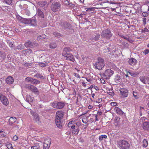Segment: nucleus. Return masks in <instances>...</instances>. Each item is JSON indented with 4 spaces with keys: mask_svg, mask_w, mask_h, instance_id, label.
Returning <instances> with one entry per match:
<instances>
[{
    "mask_svg": "<svg viewBox=\"0 0 149 149\" xmlns=\"http://www.w3.org/2000/svg\"><path fill=\"white\" fill-rule=\"evenodd\" d=\"M117 146L120 149H129L130 144L127 141L122 140L117 141Z\"/></svg>",
    "mask_w": 149,
    "mask_h": 149,
    "instance_id": "nucleus-1",
    "label": "nucleus"
},
{
    "mask_svg": "<svg viewBox=\"0 0 149 149\" xmlns=\"http://www.w3.org/2000/svg\"><path fill=\"white\" fill-rule=\"evenodd\" d=\"M95 68L99 70H101L104 66L105 63L104 59L101 57L97 58L96 62L93 64Z\"/></svg>",
    "mask_w": 149,
    "mask_h": 149,
    "instance_id": "nucleus-2",
    "label": "nucleus"
},
{
    "mask_svg": "<svg viewBox=\"0 0 149 149\" xmlns=\"http://www.w3.org/2000/svg\"><path fill=\"white\" fill-rule=\"evenodd\" d=\"M101 36L107 39H109L112 36V34L110 29H107L103 31L101 33Z\"/></svg>",
    "mask_w": 149,
    "mask_h": 149,
    "instance_id": "nucleus-3",
    "label": "nucleus"
},
{
    "mask_svg": "<svg viewBox=\"0 0 149 149\" xmlns=\"http://www.w3.org/2000/svg\"><path fill=\"white\" fill-rule=\"evenodd\" d=\"M65 103L62 101L55 102L52 103V106L54 108L57 109H62L65 106Z\"/></svg>",
    "mask_w": 149,
    "mask_h": 149,
    "instance_id": "nucleus-4",
    "label": "nucleus"
},
{
    "mask_svg": "<svg viewBox=\"0 0 149 149\" xmlns=\"http://www.w3.org/2000/svg\"><path fill=\"white\" fill-rule=\"evenodd\" d=\"M30 110V113L33 116V120L34 122L39 124L40 123V119L39 117V115L36 112L33 111L31 109Z\"/></svg>",
    "mask_w": 149,
    "mask_h": 149,
    "instance_id": "nucleus-5",
    "label": "nucleus"
},
{
    "mask_svg": "<svg viewBox=\"0 0 149 149\" xmlns=\"http://www.w3.org/2000/svg\"><path fill=\"white\" fill-rule=\"evenodd\" d=\"M114 73V72L113 70L110 69H107L103 74V76L105 79H108Z\"/></svg>",
    "mask_w": 149,
    "mask_h": 149,
    "instance_id": "nucleus-6",
    "label": "nucleus"
},
{
    "mask_svg": "<svg viewBox=\"0 0 149 149\" xmlns=\"http://www.w3.org/2000/svg\"><path fill=\"white\" fill-rule=\"evenodd\" d=\"M61 6V5L59 2H56L51 4L50 8L53 12H56L60 9Z\"/></svg>",
    "mask_w": 149,
    "mask_h": 149,
    "instance_id": "nucleus-7",
    "label": "nucleus"
},
{
    "mask_svg": "<svg viewBox=\"0 0 149 149\" xmlns=\"http://www.w3.org/2000/svg\"><path fill=\"white\" fill-rule=\"evenodd\" d=\"M51 143L50 138H48L45 139L44 141L43 144L44 149H49Z\"/></svg>",
    "mask_w": 149,
    "mask_h": 149,
    "instance_id": "nucleus-8",
    "label": "nucleus"
},
{
    "mask_svg": "<svg viewBox=\"0 0 149 149\" xmlns=\"http://www.w3.org/2000/svg\"><path fill=\"white\" fill-rule=\"evenodd\" d=\"M121 96L123 97H127L128 95V90L125 88H120L119 89Z\"/></svg>",
    "mask_w": 149,
    "mask_h": 149,
    "instance_id": "nucleus-9",
    "label": "nucleus"
},
{
    "mask_svg": "<svg viewBox=\"0 0 149 149\" xmlns=\"http://www.w3.org/2000/svg\"><path fill=\"white\" fill-rule=\"evenodd\" d=\"M25 80L33 84H38L40 83V81H39L36 79H34L30 77H27L25 78Z\"/></svg>",
    "mask_w": 149,
    "mask_h": 149,
    "instance_id": "nucleus-10",
    "label": "nucleus"
},
{
    "mask_svg": "<svg viewBox=\"0 0 149 149\" xmlns=\"http://www.w3.org/2000/svg\"><path fill=\"white\" fill-rule=\"evenodd\" d=\"M0 100L2 103L5 105L8 104L9 102L7 98L3 95H0Z\"/></svg>",
    "mask_w": 149,
    "mask_h": 149,
    "instance_id": "nucleus-11",
    "label": "nucleus"
},
{
    "mask_svg": "<svg viewBox=\"0 0 149 149\" xmlns=\"http://www.w3.org/2000/svg\"><path fill=\"white\" fill-rule=\"evenodd\" d=\"M25 45L26 47H34L37 46L38 44L34 42H31L30 40H28L25 43Z\"/></svg>",
    "mask_w": 149,
    "mask_h": 149,
    "instance_id": "nucleus-12",
    "label": "nucleus"
},
{
    "mask_svg": "<svg viewBox=\"0 0 149 149\" xmlns=\"http://www.w3.org/2000/svg\"><path fill=\"white\" fill-rule=\"evenodd\" d=\"M71 51V49L69 47H66L65 48L62 53V56L65 57H66L68 54L70 53L69 52Z\"/></svg>",
    "mask_w": 149,
    "mask_h": 149,
    "instance_id": "nucleus-13",
    "label": "nucleus"
},
{
    "mask_svg": "<svg viewBox=\"0 0 149 149\" xmlns=\"http://www.w3.org/2000/svg\"><path fill=\"white\" fill-rule=\"evenodd\" d=\"M64 113L62 111H58L56 112V118L62 119Z\"/></svg>",
    "mask_w": 149,
    "mask_h": 149,
    "instance_id": "nucleus-14",
    "label": "nucleus"
},
{
    "mask_svg": "<svg viewBox=\"0 0 149 149\" xmlns=\"http://www.w3.org/2000/svg\"><path fill=\"white\" fill-rule=\"evenodd\" d=\"M142 127L144 130L149 131V121L143 123L142 124Z\"/></svg>",
    "mask_w": 149,
    "mask_h": 149,
    "instance_id": "nucleus-15",
    "label": "nucleus"
},
{
    "mask_svg": "<svg viewBox=\"0 0 149 149\" xmlns=\"http://www.w3.org/2000/svg\"><path fill=\"white\" fill-rule=\"evenodd\" d=\"M128 62L130 65L133 66L137 63V61L134 58H131L129 60Z\"/></svg>",
    "mask_w": 149,
    "mask_h": 149,
    "instance_id": "nucleus-16",
    "label": "nucleus"
},
{
    "mask_svg": "<svg viewBox=\"0 0 149 149\" xmlns=\"http://www.w3.org/2000/svg\"><path fill=\"white\" fill-rule=\"evenodd\" d=\"M65 58H66V59L67 60H69L72 62H74L75 61V58L74 56L70 53L68 54Z\"/></svg>",
    "mask_w": 149,
    "mask_h": 149,
    "instance_id": "nucleus-17",
    "label": "nucleus"
},
{
    "mask_svg": "<svg viewBox=\"0 0 149 149\" xmlns=\"http://www.w3.org/2000/svg\"><path fill=\"white\" fill-rule=\"evenodd\" d=\"M100 37L99 34L95 33L91 38V40L93 41H95L98 40Z\"/></svg>",
    "mask_w": 149,
    "mask_h": 149,
    "instance_id": "nucleus-18",
    "label": "nucleus"
},
{
    "mask_svg": "<svg viewBox=\"0 0 149 149\" xmlns=\"http://www.w3.org/2000/svg\"><path fill=\"white\" fill-rule=\"evenodd\" d=\"M6 81L7 84H11L13 82L14 79L11 76H9L6 78Z\"/></svg>",
    "mask_w": 149,
    "mask_h": 149,
    "instance_id": "nucleus-19",
    "label": "nucleus"
},
{
    "mask_svg": "<svg viewBox=\"0 0 149 149\" xmlns=\"http://www.w3.org/2000/svg\"><path fill=\"white\" fill-rule=\"evenodd\" d=\"M114 110L119 115H122L123 114V112L122 110L118 107H115L114 108Z\"/></svg>",
    "mask_w": 149,
    "mask_h": 149,
    "instance_id": "nucleus-20",
    "label": "nucleus"
},
{
    "mask_svg": "<svg viewBox=\"0 0 149 149\" xmlns=\"http://www.w3.org/2000/svg\"><path fill=\"white\" fill-rule=\"evenodd\" d=\"M28 88L33 92L36 93L38 92V90L33 85H30L28 87Z\"/></svg>",
    "mask_w": 149,
    "mask_h": 149,
    "instance_id": "nucleus-21",
    "label": "nucleus"
},
{
    "mask_svg": "<svg viewBox=\"0 0 149 149\" xmlns=\"http://www.w3.org/2000/svg\"><path fill=\"white\" fill-rule=\"evenodd\" d=\"M120 123V118L119 117H116L114 119L113 124L116 126H117Z\"/></svg>",
    "mask_w": 149,
    "mask_h": 149,
    "instance_id": "nucleus-22",
    "label": "nucleus"
},
{
    "mask_svg": "<svg viewBox=\"0 0 149 149\" xmlns=\"http://www.w3.org/2000/svg\"><path fill=\"white\" fill-rule=\"evenodd\" d=\"M61 119L57 118L55 119V121L57 127L59 128H61L62 127V123L61 121Z\"/></svg>",
    "mask_w": 149,
    "mask_h": 149,
    "instance_id": "nucleus-23",
    "label": "nucleus"
},
{
    "mask_svg": "<svg viewBox=\"0 0 149 149\" xmlns=\"http://www.w3.org/2000/svg\"><path fill=\"white\" fill-rule=\"evenodd\" d=\"M7 134V133L4 131V130L2 129L0 130V137L1 138L6 137Z\"/></svg>",
    "mask_w": 149,
    "mask_h": 149,
    "instance_id": "nucleus-24",
    "label": "nucleus"
},
{
    "mask_svg": "<svg viewBox=\"0 0 149 149\" xmlns=\"http://www.w3.org/2000/svg\"><path fill=\"white\" fill-rule=\"evenodd\" d=\"M68 126L69 127H71L72 129H74L75 128V126L74 125V121L72 120L70 122L68 125Z\"/></svg>",
    "mask_w": 149,
    "mask_h": 149,
    "instance_id": "nucleus-25",
    "label": "nucleus"
},
{
    "mask_svg": "<svg viewBox=\"0 0 149 149\" xmlns=\"http://www.w3.org/2000/svg\"><path fill=\"white\" fill-rule=\"evenodd\" d=\"M20 21L21 22L26 24H30V19L22 18L20 19Z\"/></svg>",
    "mask_w": 149,
    "mask_h": 149,
    "instance_id": "nucleus-26",
    "label": "nucleus"
},
{
    "mask_svg": "<svg viewBox=\"0 0 149 149\" xmlns=\"http://www.w3.org/2000/svg\"><path fill=\"white\" fill-rule=\"evenodd\" d=\"M37 15L41 18H44V15L41 10L38 9L37 10Z\"/></svg>",
    "mask_w": 149,
    "mask_h": 149,
    "instance_id": "nucleus-27",
    "label": "nucleus"
},
{
    "mask_svg": "<svg viewBox=\"0 0 149 149\" xmlns=\"http://www.w3.org/2000/svg\"><path fill=\"white\" fill-rule=\"evenodd\" d=\"M46 1H40L38 2L37 4L40 7H43L45 6L47 4Z\"/></svg>",
    "mask_w": 149,
    "mask_h": 149,
    "instance_id": "nucleus-28",
    "label": "nucleus"
},
{
    "mask_svg": "<svg viewBox=\"0 0 149 149\" xmlns=\"http://www.w3.org/2000/svg\"><path fill=\"white\" fill-rule=\"evenodd\" d=\"M16 118L15 117H12L9 119V122L10 124H12L14 123L16 121Z\"/></svg>",
    "mask_w": 149,
    "mask_h": 149,
    "instance_id": "nucleus-29",
    "label": "nucleus"
},
{
    "mask_svg": "<svg viewBox=\"0 0 149 149\" xmlns=\"http://www.w3.org/2000/svg\"><path fill=\"white\" fill-rule=\"evenodd\" d=\"M133 95L136 99H138L141 96L140 93H138L137 92L134 91L133 92Z\"/></svg>",
    "mask_w": 149,
    "mask_h": 149,
    "instance_id": "nucleus-30",
    "label": "nucleus"
},
{
    "mask_svg": "<svg viewBox=\"0 0 149 149\" xmlns=\"http://www.w3.org/2000/svg\"><path fill=\"white\" fill-rule=\"evenodd\" d=\"M26 100L28 102H32L34 100V98L30 95H27L26 97Z\"/></svg>",
    "mask_w": 149,
    "mask_h": 149,
    "instance_id": "nucleus-31",
    "label": "nucleus"
},
{
    "mask_svg": "<svg viewBox=\"0 0 149 149\" xmlns=\"http://www.w3.org/2000/svg\"><path fill=\"white\" fill-rule=\"evenodd\" d=\"M46 37V35L45 34L40 35L37 37V40L38 41H41L45 38Z\"/></svg>",
    "mask_w": 149,
    "mask_h": 149,
    "instance_id": "nucleus-32",
    "label": "nucleus"
},
{
    "mask_svg": "<svg viewBox=\"0 0 149 149\" xmlns=\"http://www.w3.org/2000/svg\"><path fill=\"white\" fill-rule=\"evenodd\" d=\"M142 146L144 148H146L148 146V143L146 139H144L142 142Z\"/></svg>",
    "mask_w": 149,
    "mask_h": 149,
    "instance_id": "nucleus-33",
    "label": "nucleus"
},
{
    "mask_svg": "<svg viewBox=\"0 0 149 149\" xmlns=\"http://www.w3.org/2000/svg\"><path fill=\"white\" fill-rule=\"evenodd\" d=\"M30 24L32 26H35L36 24V20L35 19H30Z\"/></svg>",
    "mask_w": 149,
    "mask_h": 149,
    "instance_id": "nucleus-34",
    "label": "nucleus"
},
{
    "mask_svg": "<svg viewBox=\"0 0 149 149\" xmlns=\"http://www.w3.org/2000/svg\"><path fill=\"white\" fill-rule=\"evenodd\" d=\"M56 44L54 42H52L49 45V47L51 49H55L57 47Z\"/></svg>",
    "mask_w": 149,
    "mask_h": 149,
    "instance_id": "nucleus-35",
    "label": "nucleus"
},
{
    "mask_svg": "<svg viewBox=\"0 0 149 149\" xmlns=\"http://www.w3.org/2000/svg\"><path fill=\"white\" fill-rule=\"evenodd\" d=\"M140 80L143 83L145 84H147V81H146V80H147V79L146 78H145V77L144 76H141L140 77Z\"/></svg>",
    "mask_w": 149,
    "mask_h": 149,
    "instance_id": "nucleus-36",
    "label": "nucleus"
},
{
    "mask_svg": "<svg viewBox=\"0 0 149 149\" xmlns=\"http://www.w3.org/2000/svg\"><path fill=\"white\" fill-rule=\"evenodd\" d=\"M23 52L26 53V55L29 54L31 53L32 51L30 49H24L23 50Z\"/></svg>",
    "mask_w": 149,
    "mask_h": 149,
    "instance_id": "nucleus-37",
    "label": "nucleus"
},
{
    "mask_svg": "<svg viewBox=\"0 0 149 149\" xmlns=\"http://www.w3.org/2000/svg\"><path fill=\"white\" fill-rule=\"evenodd\" d=\"M74 130L72 131V133L73 134L77 135L78 134L79 131V128L74 129Z\"/></svg>",
    "mask_w": 149,
    "mask_h": 149,
    "instance_id": "nucleus-38",
    "label": "nucleus"
},
{
    "mask_svg": "<svg viewBox=\"0 0 149 149\" xmlns=\"http://www.w3.org/2000/svg\"><path fill=\"white\" fill-rule=\"evenodd\" d=\"M82 121L85 124L87 123H88V119L87 117L86 116L83 117L82 119Z\"/></svg>",
    "mask_w": 149,
    "mask_h": 149,
    "instance_id": "nucleus-39",
    "label": "nucleus"
},
{
    "mask_svg": "<svg viewBox=\"0 0 149 149\" xmlns=\"http://www.w3.org/2000/svg\"><path fill=\"white\" fill-rule=\"evenodd\" d=\"M107 136L106 135H102L100 136L99 138V139L100 141H102L103 138H107Z\"/></svg>",
    "mask_w": 149,
    "mask_h": 149,
    "instance_id": "nucleus-40",
    "label": "nucleus"
},
{
    "mask_svg": "<svg viewBox=\"0 0 149 149\" xmlns=\"http://www.w3.org/2000/svg\"><path fill=\"white\" fill-rule=\"evenodd\" d=\"M121 79L120 76L118 75H117L115 77V81H118L120 80Z\"/></svg>",
    "mask_w": 149,
    "mask_h": 149,
    "instance_id": "nucleus-41",
    "label": "nucleus"
},
{
    "mask_svg": "<svg viewBox=\"0 0 149 149\" xmlns=\"http://www.w3.org/2000/svg\"><path fill=\"white\" fill-rule=\"evenodd\" d=\"M141 32L142 33L148 32H149V30L147 28L145 27L144 28L142 29Z\"/></svg>",
    "mask_w": 149,
    "mask_h": 149,
    "instance_id": "nucleus-42",
    "label": "nucleus"
},
{
    "mask_svg": "<svg viewBox=\"0 0 149 149\" xmlns=\"http://www.w3.org/2000/svg\"><path fill=\"white\" fill-rule=\"evenodd\" d=\"M53 34L54 36L57 37H60L61 36V34L60 33L56 32H54Z\"/></svg>",
    "mask_w": 149,
    "mask_h": 149,
    "instance_id": "nucleus-43",
    "label": "nucleus"
},
{
    "mask_svg": "<svg viewBox=\"0 0 149 149\" xmlns=\"http://www.w3.org/2000/svg\"><path fill=\"white\" fill-rule=\"evenodd\" d=\"M127 73H129L131 76L134 77H135L137 75V74L136 73H132L129 71H127Z\"/></svg>",
    "mask_w": 149,
    "mask_h": 149,
    "instance_id": "nucleus-44",
    "label": "nucleus"
},
{
    "mask_svg": "<svg viewBox=\"0 0 149 149\" xmlns=\"http://www.w3.org/2000/svg\"><path fill=\"white\" fill-rule=\"evenodd\" d=\"M39 148V146L38 144L35 146H32L31 147V149H38Z\"/></svg>",
    "mask_w": 149,
    "mask_h": 149,
    "instance_id": "nucleus-45",
    "label": "nucleus"
},
{
    "mask_svg": "<svg viewBox=\"0 0 149 149\" xmlns=\"http://www.w3.org/2000/svg\"><path fill=\"white\" fill-rule=\"evenodd\" d=\"M12 0H4L5 3L8 4H10L11 3Z\"/></svg>",
    "mask_w": 149,
    "mask_h": 149,
    "instance_id": "nucleus-46",
    "label": "nucleus"
},
{
    "mask_svg": "<svg viewBox=\"0 0 149 149\" xmlns=\"http://www.w3.org/2000/svg\"><path fill=\"white\" fill-rule=\"evenodd\" d=\"M38 64L40 67H44L46 65V64L43 62H40Z\"/></svg>",
    "mask_w": 149,
    "mask_h": 149,
    "instance_id": "nucleus-47",
    "label": "nucleus"
},
{
    "mask_svg": "<svg viewBox=\"0 0 149 149\" xmlns=\"http://www.w3.org/2000/svg\"><path fill=\"white\" fill-rule=\"evenodd\" d=\"M146 19L145 17L143 18L142 19V22H143V24L144 25V26H145L146 24Z\"/></svg>",
    "mask_w": 149,
    "mask_h": 149,
    "instance_id": "nucleus-48",
    "label": "nucleus"
},
{
    "mask_svg": "<svg viewBox=\"0 0 149 149\" xmlns=\"http://www.w3.org/2000/svg\"><path fill=\"white\" fill-rule=\"evenodd\" d=\"M7 147L8 149H14L11 143L8 144Z\"/></svg>",
    "mask_w": 149,
    "mask_h": 149,
    "instance_id": "nucleus-49",
    "label": "nucleus"
},
{
    "mask_svg": "<svg viewBox=\"0 0 149 149\" xmlns=\"http://www.w3.org/2000/svg\"><path fill=\"white\" fill-rule=\"evenodd\" d=\"M120 36L122 38H123L124 39L127 40H128V38H129V37L128 36H124L123 35H121Z\"/></svg>",
    "mask_w": 149,
    "mask_h": 149,
    "instance_id": "nucleus-50",
    "label": "nucleus"
},
{
    "mask_svg": "<svg viewBox=\"0 0 149 149\" xmlns=\"http://www.w3.org/2000/svg\"><path fill=\"white\" fill-rule=\"evenodd\" d=\"M107 93L112 96H113L114 95V93L113 91H109L107 92Z\"/></svg>",
    "mask_w": 149,
    "mask_h": 149,
    "instance_id": "nucleus-51",
    "label": "nucleus"
},
{
    "mask_svg": "<svg viewBox=\"0 0 149 149\" xmlns=\"http://www.w3.org/2000/svg\"><path fill=\"white\" fill-rule=\"evenodd\" d=\"M143 52L145 55H146L149 53V50L148 49H146Z\"/></svg>",
    "mask_w": 149,
    "mask_h": 149,
    "instance_id": "nucleus-52",
    "label": "nucleus"
},
{
    "mask_svg": "<svg viewBox=\"0 0 149 149\" xmlns=\"http://www.w3.org/2000/svg\"><path fill=\"white\" fill-rule=\"evenodd\" d=\"M76 124L77 125V126L78 127L81 126V123L80 121H79L77 122L76 123Z\"/></svg>",
    "mask_w": 149,
    "mask_h": 149,
    "instance_id": "nucleus-53",
    "label": "nucleus"
},
{
    "mask_svg": "<svg viewBox=\"0 0 149 149\" xmlns=\"http://www.w3.org/2000/svg\"><path fill=\"white\" fill-rule=\"evenodd\" d=\"M127 41L130 43H133L134 40L132 38H129Z\"/></svg>",
    "mask_w": 149,
    "mask_h": 149,
    "instance_id": "nucleus-54",
    "label": "nucleus"
},
{
    "mask_svg": "<svg viewBox=\"0 0 149 149\" xmlns=\"http://www.w3.org/2000/svg\"><path fill=\"white\" fill-rule=\"evenodd\" d=\"M142 14V15L144 17H147L148 15V13L146 12H143Z\"/></svg>",
    "mask_w": 149,
    "mask_h": 149,
    "instance_id": "nucleus-55",
    "label": "nucleus"
},
{
    "mask_svg": "<svg viewBox=\"0 0 149 149\" xmlns=\"http://www.w3.org/2000/svg\"><path fill=\"white\" fill-rule=\"evenodd\" d=\"M18 139V137L17 135L14 136L13 138V141H16Z\"/></svg>",
    "mask_w": 149,
    "mask_h": 149,
    "instance_id": "nucleus-56",
    "label": "nucleus"
},
{
    "mask_svg": "<svg viewBox=\"0 0 149 149\" xmlns=\"http://www.w3.org/2000/svg\"><path fill=\"white\" fill-rule=\"evenodd\" d=\"M74 75L77 78L80 79L81 78L80 76L78 73H74Z\"/></svg>",
    "mask_w": 149,
    "mask_h": 149,
    "instance_id": "nucleus-57",
    "label": "nucleus"
},
{
    "mask_svg": "<svg viewBox=\"0 0 149 149\" xmlns=\"http://www.w3.org/2000/svg\"><path fill=\"white\" fill-rule=\"evenodd\" d=\"M102 101V98H100L99 99H98L96 101V102L97 103H100Z\"/></svg>",
    "mask_w": 149,
    "mask_h": 149,
    "instance_id": "nucleus-58",
    "label": "nucleus"
},
{
    "mask_svg": "<svg viewBox=\"0 0 149 149\" xmlns=\"http://www.w3.org/2000/svg\"><path fill=\"white\" fill-rule=\"evenodd\" d=\"M111 105L112 106H115L116 105L117 103L115 102H112L111 103Z\"/></svg>",
    "mask_w": 149,
    "mask_h": 149,
    "instance_id": "nucleus-59",
    "label": "nucleus"
},
{
    "mask_svg": "<svg viewBox=\"0 0 149 149\" xmlns=\"http://www.w3.org/2000/svg\"><path fill=\"white\" fill-rule=\"evenodd\" d=\"M95 8L94 7H91L90 8H89L87 9V10H86V11H87L88 10H94L95 9Z\"/></svg>",
    "mask_w": 149,
    "mask_h": 149,
    "instance_id": "nucleus-60",
    "label": "nucleus"
},
{
    "mask_svg": "<svg viewBox=\"0 0 149 149\" xmlns=\"http://www.w3.org/2000/svg\"><path fill=\"white\" fill-rule=\"evenodd\" d=\"M82 85L84 87H86V84L84 82H81Z\"/></svg>",
    "mask_w": 149,
    "mask_h": 149,
    "instance_id": "nucleus-61",
    "label": "nucleus"
},
{
    "mask_svg": "<svg viewBox=\"0 0 149 149\" xmlns=\"http://www.w3.org/2000/svg\"><path fill=\"white\" fill-rule=\"evenodd\" d=\"M94 88L95 89L96 91H98L99 90L98 87L96 86H94Z\"/></svg>",
    "mask_w": 149,
    "mask_h": 149,
    "instance_id": "nucleus-62",
    "label": "nucleus"
},
{
    "mask_svg": "<svg viewBox=\"0 0 149 149\" xmlns=\"http://www.w3.org/2000/svg\"><path fill=\"white\" fill-rule=\"evenodd\" d=\"M87 81L90 83H91V81H92V80L91 79H88L87 78H86Z\"/></svg>",
    "mask_w": 149,
    "mask_h": 149,
    "instance_id": "nucleus-63",
    "label": "nucleus"
},
{
    "mask_svg": "<svg viewBox=\"0 0 149 149\" xmlns=\"http://www.w3.org/2000/svg\"><path fill=\"white\" fill-rule=\"evenodd\" d=\"M92 97L93 99H95L96 98V97H95V94L94 93H93L92 94Z\"/></svg>",
    "mask_w": 149,
    "mask_h": 149,
    "instance_id": "nucleus-64",
    "label": "nucleus"
}]
</instances>
